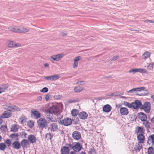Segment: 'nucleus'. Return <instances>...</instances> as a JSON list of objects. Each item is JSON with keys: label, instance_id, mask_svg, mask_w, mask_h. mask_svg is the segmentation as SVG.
<instances>
[{"label": "nucleus", "instance_id": "1", "mask_svg": "<svg viewBox=\"0 0 154 154\" xmlns=\"http://www.w3.org/2000/svg\"><path fill=\"white\" fill-rule=\"evenodd\" d=\"M63 116L60 115V116L57 117V119L58 122L61 124L65 126H68L70 125L72 123V120L70 118H64L63 119L61 120Z\"/></svg>", "mask_w": 154, "mask_h": 154}, {"label": "nucleus", "instance_id": "2", "mask_svg": "<svg viewBox=\"0 0 154 154\" xmlns=\"http://www.w3.org/2000/svg\"><path fill=\"white\" fill-rule=\"evenodd\" d=\"M145 88L144 87H141L139 88H134L128 91L127 92L128 93H132L135 91H144L143 93H142L139 95L140 96H145L148 93V91L147 90H145Z\"/></svg>", "mask_w": 154, "mask_h": 154}, {"label": "nucleus", "instance_id": "3", "mask_svg": "<svg viewBox=\"0 0 154 154\" xmlns=\"http://www.w3.org/2000/svg\"><path fill=\"white\" fill-rule=\"evenodd\" d=\"M48 111L49 113L53 114L54 115L56 116V118L61 115L60 114L58 107L56 105H52L51 106L48 108Z\"/></svg>", "mask_w": 154, "mask_h": 154}, {"label": "nucleus", "instance_id": "4", "mask_svg": "<svg viewBox=\"0 0 154 154\" xmlns=\"http://www.w3.org/2000/svg\"><path fill=\"white\" fill-rule=\"evenodd\" d=\"M38 127L42 129H46L48 125L47 121L43 118H41L37 121Z\"/></svg>", "mask_w": 154, "mask_h": 154}, {"label": "nucleus", "instance_id": "5", "mask_svg": "<svg viewBox=\"0 0 154 154\" xmlns=\"http://www.w3.org/2000/svg\"><path fill=\"white\" fill-rule=\"evenodd\" d=\"M64 56V54L63 53L54 55L50 57L49 60L51 61H58L60 60Z\"/></svg>", "mask_w": 154, "mask_h": 154}, {"label": "nucleus", "instance_id": "6", "mask_svg": "<svg viewBox=\"0 0 154 154\" xmlns=\"http://www.w3.org/2000/svg\"><path fill=\"white\" fill-rule=\"evenodd\" d=\"M82 148V146L80 145L79 143H73V150L76 152H79L80 151Z\"/></svg>", "mask_w": 154, "mask_h": 154}, {"label": "nucleus", "instance_id": "7", "mask_svg": "<svg viewBox=\"0 0 154 154\" xmlns=\"http://www.w3.org/2000/svg\"><path fill=\"white\" fill-rule=\"evenodd\" d=\"M142 106L141 101L138 100H135L134 102L132 103V108L134 109H138L140 106Z\"/></svg>", "mask_w": 154, "mask_h": 154}, {"label": "nucleus", "instance_id": "8", "mask_svg": "<svg viewBox=\"0 0 154 154\" xmlns=\"http://www.w3.org/2000/svg\"><path fill=\"white\" fill-rule=\"evenodd\" d=\"M137 72L144 73H147V72L146 70L145 69L141 68L132 69L129 71V72L130 73L133 72V74H134L135 73Z\"/></svg>", "mask_w": 154, "mask_h": 154}, {"label": "nucleus", "instance_id": "9", "mask_svg": "<svg viewBox=\"0 0 154 154\" xmlns=\"http://www.w3.org/2000/svg\"><path fill=\"white\" fill-rule=\"evenodd\" d=\"M143 109L144 111L146 113L149 112L150 110V104L149 102H145L143 105Z\"/></svg>", "mask_w": 154, "mask_h": 154}, {"label": "nucleus", "instance_id": "10", "mask_svg": "<svg viewBox=\"0 0 154 154\" xmlns=\"http://www.w3.org/2000/svg\"><path fill=\"white\" fill-rule=\"evenodd\" d=\"M57 127V125L56 123H53L50 124L48 129L51 132L56 131L58 129Z\"/></svg>", "mask_w": 154, "mask_h": 154}, {"label": "nucleus", "instance_id": "11", "mask_svg": "<svg viewBox=\"0 0 154 154\" xmlns=\"http://www.w3.org/2000/svg\"><path fill=\"white\" fill-rule=\"evenodd\" d=\"M6 107H5V109H9V110L10 111H20V108L15 106H11V105H8L6 106Z\"/></svg>", "mask_w": 154, "mask_h": 154}, {"label": "nucleus", "instance_id": "12", "mask_svg": "<svg viewBox=\"0 0 154 154\" xmlns=\"http://www.w3.org/2000/svg\"><path fill=\"white\" fill-rule=\"evenodd\" d=\"M120 113L123 116H126L129 113L128 109L125 107H122L120 108Z\"/></svg>", "mask_w": 154, "mask_h": 154}, {"label": "nucleus", "instance_id": "13", "mask_svg": "<svg viewBox=\"0 0 154 154\" xmlns=\"http://www.w3.org/2000/svg\"><path fill=\"white\" fill-rule=\"evenodd\" d=\"M137 139L138 141L140 143H143L144 142L145 138L143 134H140L137 136Z\"/></svg>", "mask_w": 154, "mask_h": 154}, {"label": "nucleus", "instance_id": "14", "mask_svg": "<svg viewBox=\"0 0 154 154\" xmlns=\"http://www.w3.org/2000/svg\"><path fill=\"white\" fill-rule=\"evenodd\" d=\"M73 138L75 140H79L81 137V135L78 131H74L72 134Z\"/></svg>", "mask_w": 154, "mask_h": 154}, {"label": "nucleus", "instance_id": "15", "mask_svg": "<svg viewBox=\"0 0 154 154\" xmlns=\"http://www.w3.org/2000/svg\"><path fill=\"white\" fill-rule=\"evenodd\" d=\"M81 57L80 56H78L75 57L74 60L73 68L75 69L78 66L79 61L81 59Z\"/></svg>", "mask_w": 154, "mask_h": 154}, {"label": "nucleus", "instance_id": "16", "mask_svg": "<svg viewBox=\"0 0 154 154\" xmlns=\"http://www.w3.org/2000/svg\"><path fill=\"white\" fill-rule=\"evenodd\" d=\"M138 117L142 121L146 120L147 119L146 115L142 112L138 113Z\"/></svg>", "mask_w": 154, "mask_h": 154}, {"label": "nucleus", "instance_id": "17", "mask_svg": "<svg viewBox=\"0 0 154 154\" xmlns=\"http://www.w3.org/2000/svg\"><path fill=\"white\" fill-rule=\"evenodd\" d=\"M60 152L61 154H69V149L66 146H63L61 148Z\"/></svg>", "mask_w": 154, "mask_h": 154}, {"label": "nucleus", "instance_id": "18", "mask_svg": "<svg viewBox=\"0 0 154 154\" xmlns=\"http://www.w3.org/2000/svg\"><path fill=\"white\" fill-rule=\"evenodd\" d=\"M7 45L9 48H12L15 47H19L20 46V45L18 44H17L16 43L14 42L13 41H8L7 43Z\"/></svg>", "mask_w": 154, "mask_h": 154}, {"label": "nucleus", "instance_id": "19", "mask_svg": "<svg viewBox=\"0 0 154 154\" xmlns=\"http://www.w3.org/2000/svg\"><path fill=\"white\" fill-rule=\"evenodd\" d=\"M11 111L9 110L5 111L1 115V117L2 118H7L10 117L11 115Z\"/></svg>", "mask_w": 154, "mask_h": 154}, {"label": "nucleus", "instance_id": "20", "mask_svg": "<svg viewBox=\"0 0 154 154\" xmlns=\"http://www.w3.org/2000/svg\"><path fill=\"white\" fill-rule=\"evenodd\" d=\"M79 118L82 119H85L88 117L87 114L85 112H82L79 114Z\"/></svg>", "mask_w": 154, "mask_h": 154}, {"label": "nucleus", "instance_id": "21", "mask_svg": "<svg viewBox=\"0 0 154 154\" xmlns=\"http://www.w3.org/2000/svg\"><path fill=\"white\" fill-rule=\"evenodd\" d=\"M28 139L31 143H34L36 141V138L33 135H29L28 136Z\"/></svg>", "mask_w": 154, "mask_h": 154}, {"label": "nucleus", "instance_id": "22", "mask_svg": "<svg viewBox=\"0 0 154 154\" xmlns=\"http://www.w3.org/2000/svg\"><path fill=\"white\" fill-rule=\"evenodd\" d=\"M111 109V106L109 104H106L104 105L103 108V111L106 112H109Z\"/></svg>", "mask_w": 154, "mask_h": 154}, {"label": "nucleus", "instance_id": "23", "mask_svg": "<svg viewBox=\"0 0 154 154\" xmlns=\"http://www.w3.org/2000/svg\"><path fill=\"white\" fill-rule=\"evenodd\" d=\"M32 114H33L34 117L36 119L40 117L41 114L39 112L34 109L31 111Z\"/></svg>", "mask_w": 154, "mask_h": 154}, {"label": "nucleus", "instance_id": "24", "mask_svg": "<svg viewBox=\"0 0 154 154\" xmlns=\"http://www.w3.org/2000/svg\"><path fill=\"white\" fill-rule=\"evenodd\" d=\"M148 143H151L152 146H154V134L149 136L148 138Z\"/></svg>", "mask_w": 154, "mask_h": 154}, {"label": "nucleus", "instance_id": "25", "mask_svg": "<svg viewBox=\"0 0 154 154\" xmlns=\"http://www.w3.org/2000/svg\"><path fill=\"white\" fill-rule=\"evenodd\" d=\"M140 143H137L135 144L134 149L136 152H138L140 151L142 149V146Z\"/></svg>", "mask_w": 154, "mask_h": 154}, {"label": "nucleus", "instance_id": "26", "mask_svg": "<svg viewBox=\"0 0 154 154\" xmlns=\"http://www.w3.org/2000/svg\"><path fill=\"white\" fill-rule=\"evenodd\" d=\"M19 33H24L28 32L29 30L24 27L21 26L19 28Z\"/></svg>", "mask_w": 154, "mask_h": 154}, {"label": "nucleus", "instance_id": "27", "mask_svg": "<svg viewBox=\"0 0 154 154\" xmlns=\"http://www.w3.org/2000/svg\"><path fill=\"white\" fill-rule=\"evenodd\" d=\"M14 148L16 149H18L20 148L21 145L19 142L15 141L12 144Z\"/></svg>", "mask_w": 154, "mask_h": 154}, {"label": "nucleus", "instance_id": "28", "mask_svg": "<svg viewBox=\"0 0 154 154\" xmlns=\"http://www.w3.org/2000/svg\"><path fill=\"white\" fill-rule=\"evenodd\" d=\"M29 144V141L26 139H23L21 142V146L23 147H26L27 145Z\"/></svg>", "mask_w": 154, "mask_h": 154}, {"label": "nucleus", "instance_id": "29", "mask_svg": "<svg viewBox=\"0 0 154 154\" xmlns=\"http://www.w3.org/2000/svg\"><path fill=\"white\" fill-rule=\"evenodd\" d=\"M8 87V86L6 84L0 85V92H1V93L5 92Z\"/></svg>", "mask_w": 154, "mask_h": 154}, {"label": "nucleus", "instance_id": "30", "mask_svg": "<svg viewBox=\"0 0 154 154\" xmlns=\"http://www.w3.org/2000/svg\"><path fill=\"white\" fill-rule=\"evenodd\" d=\"M19 128V126L16 124H14L12 125L11 131L12 132H16Z\"/></svg>", "mask_w": 154, "mask_h": 154}, {"label": "nucleus", "instance_id": "31", "mask_svg": "<svg viewBox=\"0 0 154 154\" xmlns=\"http://www.w3.org/2000/svg\"><path fill=\"white\" fill-rule=\"evenodd\" d=\"M53 114L50 113L49 112L47 114V118L48 119V121L53 122L54 121L53 120L54 118Z\"/></svg>", "mask_w": 154, "mask_h": 154}, {"label": "nucleus", "instance_id": "32", "mask_svg": "<svg viewBox=\"0 0 154 154\" xmlns=\"http://www.w3.org/2000/svg\"><path fill=\"white\" fill-rule=\"evenodd\" d=\"M84 88L80 86L75 87L74 89V92L78 93L81 92L83 90Z\"/></svg>", "mask_w": 154, "mask_h": 154}, {"label": "nucleus", "instance_id": "33", "mask_svg": "<svg viewBox=\"0 0 154 154\" xmlns=\"http://www.w3.org/2000/svg\"><path fill=\"white\" fill-rule=\"evenodd\" d=\"M26 118L23 116H22L19 119V122L21 124L25 122L26 121Z\"/></svg>", "mask_w": 154, "mask_h": 154}, {"label": "nucleus", "instance_id": "34", "mask_svg": "<svg viewBox=\"0 0 154 154\" xmlns=\"http://www.w3.org/2000/svg\"><path fill=\"white\" fill-rule=\"evenodd\" d=\"M122 104L129 108H131L132 107V103H129L128 102H127L123 101L122 103Z\"/></svg>", "mask_w": 154, "mask_h": 154}, {"label": "nucleus", "instance_id": "35", "mask_svg": "<svg viewBox=\"0 0 154 154\" xmlns=\"http://www.w3.org/2000/svg\"><path fill=\"white\" fill-rule=\"evenodd\" d=\"M136 129L137 131H136L137 134L138 133L140 134H143V128L142 127H137Z\"/></svg>", "mask_w": 154, "mask_h": 154}, {"label": "nucleus", "instance_id": "36", "mask_svg": "<svg viewBox=\"0 0 154 154\" xmlns=\"http://www.w3.org/2000/svg\"><path fill=\"white\" fill-rule=\"evenodd\" d=\"M148 154H154V149L152 147H149L148 149Z\"/></svg>", "mask_w": 154, "mask_h": 154}, {"label": "nucleus", "instance_id": "37", "mask_svg": "<svg viewBox=\"0 0 154 154\" xmlns=\"http://www.w3.org/2000/svg\"><path fill=\"white\" fill-rule=\"evenodd\" d=\"M78 113V111L76 109H73L71 111V114L73 116H76Z\"/></svg>", "mask_w": 154, "mask_h": 154}, {"label": "nucleus", "instance_id": "38", "mask_svg": "<svg viewBox=\"0 0 154 154\" xmlns=\"http://www.w3.org/2000/svg\"><path fill=\"white\" fill-rule=\"evenodd\" d=\"M150 53L148 51L146 52L143 54V57L145 59L148 58L150 56Z\"/></svg>", "mask_w": 154, "mask_h": 154}, {"label": "nucleus", "instance_id": "39", "mask_svg": "<svg viewBox=\"0 0 154 154\" xmlns=\"http://www.w3.org/2000/svg\"><path fill=\"white\" fill-rule=\"evenodd\" d=\"M6 148V145L4 143H0V150H4Z\"/></svg>", "mask_w": 154, "mask_h": 154}, {"label": "nucleus", "instance_id": "40", "mask_svg": "<svg viewBox=\"0 0 154 154\" xmlns=\"http://www.w3.org/2000/svg\"><path fill=\"white\" fill-rule=\"evenodd\" d=\"M7 128L6 125H2L0 127V130L2 132H4L6 131Z\"/></svg>", "mask_w": 154, "mask_h": 154}, {"label": "nucleus", "instance_id": "41", "mask_svg": "<svg viewBox=\"0 0 154 154\" xmlns=\"http://www.w3.org/2000/svg\"><path fill=\"white\" fill-rule=\"evenodd\" d=\"M143 124L145 125L146 128H148L149 127V123L146 120L143 121Z\"/></svg>", "mask_w": 154, "mask_h": 154}, {"label": "nucleus", "instance_id": "42", "mask_svg": "<svg viewBox=\"0 0 154 154\" xmlns=\"http://www.w3.org/2000/svg\"><path fill=\"white\" fill-rule=\"evenodd\" d=\"M18 136V135L17 133H14L11 134L10 135V137L15 140H17V139Z\"/></svg>", "mask_w": 154, "mask_h": 154}, {"label": "nucleus", "instance_id": "43", "mask_svg": "<svg viewBox=\"0 0 154 154\" xmlns=\"http://www.w3.org/2000/svg\"><path fill=\"white\" fill-rule=\"evenodd\" d=\"M59 78V76L58 75H54L52 76V81L57 80Z\"/></svg>", "mask_w": 154, "mask_h": 154}, {"label": "nucleus", "instance_id": "44", "mask_svg": "<svg viewBox=\"0 0 154 154\" xmlns=\"http://www.w3.org/2000/svg\"><path fill=\"white\" fill-rule=\"evenodd\" d=\"M66 145L67 146H66L67 147H68L69 149V150L70 149H73V143L72 144H69V143H66Z\"/></svg>", "mask_w": 154, "mask_h": 154}, {"label": "nucleus", "instance_id": "45", "mask_svg": "<svg viewBox=\"0 0 154 154\" xmlns=\"http://www.w3.org/2000/svg\"><path fill=\"white\" fill-rule=\"evenodd\" d=\"M27 125L29 127L32 128L34 126V122L32 121H29L27 123Z\"/></svg>", "mask_w": 154, "mask_h": 154}, {"label": "nucleus", "instance_id": "46", "mask_svg": "<svg viewBox=\"0 0 154 154\" xmlns=\"http://www.w3.org/2000/svg\"><path fill=\"white\" fill-rule=\"evenodd\" d=\"M48 91V89L47 87H44L42 89L40 90V91L41 92L46 93Z\"/></svg>", "mask_w": 154, "mask_h": 154}, {"label": "nucleus", "instance_id": "47", "mask_svg": "<svg viewBox=\"0 0 154 154\" xmlns=\"http://www.w3.org/2000/svg\"><path fill=\"white\" fill-rule=\"evenodd\" d=\"M85 84V82L83 81H78L76 83V85H84Z\"/></svg>", "mask_w": 154, "mask_h": 154}, {"label": "nucleus", "instance_id": "48", "mask_svg": "<svg viewBox=\"0 0 154 154\" xmlns=\"http://www.w3.org/2000/svg\"><path fill=\"white\" fill-rule=\"evenodd\" d=\"M51 97V95L50 94H48L45 96V99L46 101H48Z\"/></svg>", "mask_w": 154, "mask_h": 154}, {"label": "nucleus", "instance_id": "49", "mask_svg": "<svg viewBox=\"0 0 154 154\" xmlns=\"http://www.w3.org/2000/svg\"><path fill=\"white\" fill-rule=\"evenodd\" d=\"M6 144H7L8 146H9L11 144V143L9 139H7L5 141Z\"/></svg>", "mask_w": 154, "mask_h": 154}, {"label": "nucleus", "instance_id": "50", "mask_svg": "<svg viewBox=\"0 0 154 154\" xmlns=\"http://www.w3.org/2000/svg\"><path fill=\"white\" fill-rule=\"evenodd\" d=\"M13 29V32L19 33V28L15 26L14 27Z\"/></svg>", "mask_w": 154, "mask_h": 154}, {"label": "nucleus", "instance_id": "51", "mask_svg": "<svg viewBox=\"0 0 154 154\" xmlns=\"http://www.w3.org/2000/svg\"><path fill=\"white\" fill-rule=\"evenodd\" d=\"M44 79L47 80L52 81V76L45 77Z\"/></svg>", "mask_w": 154, "mask_h": 154}, {"label": "nucleus", "instance_id": "52", "mask_svg": "<svg viewBox=\"0 0 154 154\" xmlns=\"http://www.w3.org/2000/svg\"><path fill=\"white\" fill-rule=\"evenodd\" d=\"M147 68L149 70L152 69L153 68L152 65L151 63H150L148 66Z\"/></svg>", "mask_w": 154, "mask_h": 154}, {"label": "nucleus", "instance_id": "53", "mask_svg": "<svg viewBox=\"0 0 154 154\" xmlns=\"http://www.w3.org/2000/svg\"><path fill=\"white\" fill-rule=\"evenodd\" d=\"M90 152L91 154H96L95 150L94 149H91Z\"/></svg>", "mask_w": 154, "mask_h": 154}, {"label": "nucleus", "instance_id": "54", "mask_svg": "<svg viewBox=\"0 0 154 154\" xmlns=\"http://www.w3.org/2000/svg\"><path fill=\"white\" fill-rule=\"evenodd\" d=\"M119 58V56H114L112 58V60H115L117 59H118Z\"/></svg>", "mask_w": 154, "mask_h": 154}, {"label": "nucleus", "instance_id": "55", "mask_svg": "<svg viewBox=\"0 0 154 154\" xmlns=\"http://www.w3.org/2000/svg\"><path fill=\"white\" fill-rule=\"evenodd\" d=\"M42 97L41 96H39L37 98V100L38 101H41L42 100Z\"/></svg>", "mask_w": 154, "mask_h": 154}, {"label": "nucleus", "instance_id": "56", "mask_svg": "<svg viewBox=\"0 0 154 154\" xmlns=\"http://www.w3.org/2000/svg\"><path fill=\"white\" fill-rule=\"evenodd\" d=\"M13 28L14 27L10 26L8 28V29L9 31L13 32Z\"/></svg>", "mask_w": 154, "mask_h": 154}, {"label": "nucleus", "instance_id": "57", "mask_svg": "<svg viewBox=\"0 0 154 154\" xmlns=\"http://www.w3.org/2000/svg\"><path fill=\"white\" fill-rule=\"evenodd\" d=\"M75 102V100H68V102L69 103H74V102Z\"/></svg>", "mask_w": 154, "mask_h": 154}, {"label": "nucleus", "instance_id": "58", "mask_svg": "<svg viewBox=\"0 0 154 154\" xmlns=\"http://www.w3.org/2000/svg\"><path fill=\"white\" fill-rule=\"evenodd\" d=\"M61 35L63 36H65L66 35V34L64 32H62L61 33Z\"/></svg>", "mask_w": 154, "mask_h": 154}, {"label": "nucleus", "instance_id": "59", "mask_svg": "<svg viewBox=\"0 0 154 154\" xmlns=\"http://www.w3.org/2000/svg\"><path fill=\"white\" fill-rule=\"evenodd\" d=\"M151 122L154 124V116L151 119Z\"/></svg>", "mask_w": 154, "mask_h": 154}, {"label": "nucleus", "instance_id": "60", "mask_svg": "<svg viewBox=\"0 0 154 154\" xmlns=\"http://www.w3.org/2000/svg\"><path fill=\"white\" fill-rule=\"evenodd\" d=\"M121 106V105L120 104H118L116 105V107L118 108H119Z\"/></svg>", "mask_w": 154, "mask_h": 154}, {"label": "nucleus", "instance_id": "61", "mask_svg": "<svg viewBox=\"0 0 154 154\" xmlns=\"http://www.w3.org/2000/svg\"><path fill=\"white\" fill-rule=\"evenodd\" d=\"M2 123V120L0 117V125H1Z\"/></svg>", "mask_w": 154, "mask_h": 154}, {"label": "nucleus", "instance_id": "62", "mask_svg": "<svg viewBox=\"0 0 154 154\" xmlns=\"http://www.w3.org/2000/svg\"><path fill=\"white\" fill-rule=\"evenodd\" d=\"M48 64L47 63H46L44 64V66L45 67H48Z\"/></svg>", "mask_w": 154, "mask_h": 154}, {"label": "nucleus", "instance_id": "63", "mask_svg": "<svg viewBox=\"0 0 154 154\" xmlns=\"http://www.w3.org/2000/svg\"><path fill=\"white\" fill-rule=\"evenodd\" d=\"M70 154H76L75 152L73 151L71 152Z\"/></svg>", "mask_w": 154, "mask_h": 154}, {"label": "nucleus", "instance_id": "64", "mask_svg": "<svg viewBox=\"0 0 154 154\" xmlns=\"http://www.w3.org/2000/svg\"><path fill=\"white\" fill-rule=\"evenodd\" d=\"M151 98L154 100V95H151Z\"/></svg>", "mask_w": 154, "mask_h": 154}]
</instances>
